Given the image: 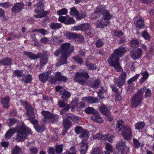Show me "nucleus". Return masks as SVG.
<instances>
[{
    "label": "nucleus",
    "mask_w": 154,
    "mask_h": 154,
    "mask_svg": "<svg viewBox=\"0 0 154 154\" xmlns=\"http://www.w3.org/2000/svg\"><path fill=\"white\" fill-rule=\"evenodd\" d=\"M55 76L56 79L59 82H66L67 80V78L66 77L61 75L60 72H57L55 73Z\"/></svg>",
    "instance_id": "nucleus-22"
},
{
    "label": "nucleus",
    "mask_w": 154,
    "mask_h": 154,
    "mask_svg": "<svg viewBox=\"0 0 154 154\" xmlns=\"http://www.w3.org/2000/svg\"><path fill=\"white\" fill-rule=\"evenodd\" d=\"M72 59L80 64H81L83 63L82 59L81 58L79 57L78 56H76L75 57H73Z\"/></svg>",
    "instance_id": "nucleus-61"
},
{
    "label": "nucleus",
    "mask_w": 154,
    "mask_h": 154,
    "mask_svg": "<svg viewBox=\"0 0 154 154\" xmlns=\"http://www.w3.org/2000/svg\"><path fill=\"white\" fill-rule=\"evenodd\" d=\"M139 74L135 75L134 77L129 79L128 81V84H131L134 82L138 78L139 76Z\"/></svg>",
    "instance_id": "nucleus-54"
},
{
    "label": "nucleus",
    "mask_w": 154,
    "mask_h": 154,
    "mask_svg": "<svg viewBox=\"0 0 154 154\" xmlns=\"http://www.w3.org/2000/svg\"><path fill=\"white\" fill-rule=\"evenodd\" d=\"M91 119L94 121L99 123H102L103 120L100 116V114L97 111V112L93 115L91 117Z\"/></svg>",
    "instance_id": "nucleus-17"
},
{
    "label": "nucleus",
    "mask_w": 154,
    "mask_h": 154,
    "mask_svg": "<svg viewBox=\"0 0 154 154\" xmlns=\"http://www.w3.org/2000/svg\"><path fill=\"white\" fill-rule=\"evenodd\" d=\"M126 50L123 47L120 46L115 49L108 59L110 65L117 70L118 72H122L123 69L119 63V57H122L126 52Z\"/></svg>",
    "instance_id": "nucleus-2"
},
{
    "label": "nucleus",
    "mask_w": 154,
    "mask_h": 154,
    "mask_svg": "<svg viewBox=\"0 0 154 154\" xmlns=\"http://www.w3.org/2000/svg\"><path fill=\"white\" fill-rule=\"evenodd\" d=\"M66 116L68 118H69L71 119L74 122H76V121L79 119V117H77L69 113H66Z\"/></svg>",
    "instance_id": "nucleus-47"
},
{
    "label": "nucleus",
    "mask_w": 154,
    "mask_h": 154,
    "mask_svg": "<svg viewBox=\"0 0 154 154\" xmlns=\"http://www.w3.org/2000/svg\"><path fill=\"white\" fill-rule=\"evenodd\" d=\"M63 125L65 129L68 130L71 126L70 120L67 118H66L63 120Z\"/></svg>",
    "instance_id": "nucleus-31"
},
{
    "label": "nucleus",
    "mask_w": 154,
    "mask_h": 154,
    "mask_svg": "<svg viewBox=\"0 0 154 154\" xmlns=\"http://www.w3.org/2000/svg\"><path fill=\"white\" fill-rule=\"evenodd\" d=\"M86 16V14L85 12H81L77 14L76 18L78 20H80L82 18H84Z\"/></svg>",
    "instance_id": "nucleus-50"
},
{
    "label": "nucleus",
    "mask_w": 154,
    "mask_h": 154,
    "mask_svg": "<svg viewBox=\"0 0 154 154\" xmlns=\"http://www.w3.org/2000/svg\"><path fill=\"white\" fill-rule=\"evenodd\" d=\"M146 88L145 87L141 88L133 96L131 100V104L133 107H136L140 104L142 100L143 93Z\"/></svg>",
    "instance_id": "nucleus-4"
},
{
    "label": "nucleus",
    "mask_w": 154,
    "mask_h": 154,
    "mask_svg": "<svg viewBox=\"0 0 154 154\" xmlns=\"http://www.w3.org/2000/svg\"><path fill=\"white\" fill-rule=\"evenodd\" d=\"M24 5L23 3L22 2L14 3L11 8L12 12L16 13L20 12L23 9Z\"/></svg>",
    "instance_id": "nucleus-15"
},
{
    "label": "nucleus",
    "mask_w": 154,
    "mask_h": 154,
    "mask_svg": "<svg viewBox=\"0 0 154 154\" xmlns=\"http://www.w3.org/2000/svg\"><path fill=\"white\" fill-rule=\"evenodd\" d=\"M145 125L144 123L143 122H139L136 124L135 125V129L137 130L142 129Z\"/></svg>",
    "instance_id": "nucleus-46"
},
{
    "label": "nucleus",
    "mask_w": 154,
    "mask_h": 154,
    "mask_svg": "<svg viewBox=\"0 0 154 154\" xmlns=\"http://www.w3.org/2000/svg\"><path fill=\"white\" fill-rule=\"evenodd\" d=\"M53 117L51 118L50 123H54L57 122L59 118V116L57 115H53Z\"/></svg>",
    "instance_id": "nucleus-59"
},
{
    "label": "nucleus",
    "mask_w": 154,
    "mask_h": 154,
    "mask_svg": "<svg viewBox=\"0 0 154 154\" xmlns=\"http://www.w3.org/2000/svg\"><path fill=\"white\" fill-rule=\"evenodd\" d=\"M32 76L31 75L28 74L25 77V78H23L21 80L22 82L25 83H28L30 82L31 80Z\"/></svg>",
    "instance_id": "nucleus-43"
},
{
    "label": "nucleus",
    "mask_w": 154,
    "mask_h": 154,
    "mask_svg": "<svg viewBox=\"0 0 154 154\" xmlns=\"http://www.w3.org/2000/svg\"><path fill=\"white\" fill-rule=\"evenodd\" d=\"M134 24L137 28L139 29L144 28V20L142 18H140L136 21L134 22Z\"/></svg>",
    "instance_id": "nucleus-25"
},
{
    "label": "nucleus",
    "mask_w": 154,
    "mask_h": 154,
    "mask_svg": "<svg viewBox=\"0 0 154 154\" xmlns=\"http://www.w3.org/2000/svg\"><path fill=\"white\" fill-rule=\"evenodd\" d=\"M9 101V97L7 96L1 99V102L3 104V107L7 109L9 107L8 103Z\"/></svg>",
    "instance_id": "nucleus-23"
},
{
    "label": "nucleus",
    "mask_w": 154,
    "mask_h": 154,
    "mask_svg": "<svg viewBox=\"0 0 154 154\" xmlns=\"http://www.w3.org/2000/svg\"><path fill=\"white\" fill-rule=\"evenodd\" d=\"M106 92L103 87H101L100 89L98 92V96L100 97V99H102L104 98V96L103 95L104 93Z\"/></svg>",
    "instance_id": "nucleus-44"
},
{
    "label": "nucleus",
    "mask_w": 154,
    "mask_h": 154,
    "mask_svg": "<svg viewBox=\"0 0 154 154\" xmlns=\"http://www.w3.org/2000/svg\"><path fill=\"white\" fill-rule=\"evenodd\" d=\"M16 131H17V135L15 139L18 142L24 141L27 138L28 135L31 134L30 129L23 123L17 128L9 129L5 134V137L7 139L10 138Z\"/></svg>",
    "instance_id": "nucleus-1"
},
{
    "label": "nucleus",
    "mask_w": 154,
    "mask_h": 154,
    "mask_svg": "<svg viewBox=\"0 0 154 154\" xmlns=\"http://www.w3.org/2000/svg\"><path fill=\"white\" fill-rule=\"evenodd\" d=\"M35 12L37 14H39V13L43 12L44 10V6L43 4L39 2L35 6Z\"/></svg>",
    "instance_id": "nucleus-19"
},
{
    "label": "nucleus",
    "mask_w": 154,
    "mask_h": 154,
    "mask_svg": "<svg viewBox=\"0 0 154 154\" xmlns=\"http://www.w3.org/2000/svg\"><path fill=\"white\" fill-rule=\"evenodd\" d=\"M74 47L71 46L69 43L63 44L61 45V50L62 51V56L57 61L56 64L57 66L66 64L67 63V58L74 51Z\"/></svg>",
    "instance_id": "nucleus-3"
},
{
    "label": "nucleus",
    "mask_w": 154,
    "mask_h": 154,
    "mask_svg": "<svg viewBox=\"0 0 154 154\" xmlns=\"http://www.w3.org/2000/svg\"><path fill=\"white\" fill-rule=\"evenodd\" d=\"M89 78V75L85 72H76L74 78L75 81L78 82L82 85H84L86 80Z\"/></svg>",
    "instance_id": "nucleus-5"
},
{
    "label": "nucleus",
    "mask_w": 154,
    "mask_h": 154,
    "mask_svg": "<svg viewBox=\"0 0 154 154\" xmlns=\"http://www.w3.org/2000/svg\"><path fill=\"white\" fill-rule=\"evenodd\" d=\"M77 34L73 32H68L66 33V37L69 39H75Z\"/></svg>",
    "instance_id": "nucleus-40"
},
{
    "label": "nucleus",
    "mask_w": 154,
    "mask_h": 154,
    "mask_svg": "<svg viewBox=\"0 0 154 154\" xmlns=\"http://www.w3.org/2000/svg\"><path fill=\"white\" fill-rule=\"evenodd\" d=\"M75 130L76 134H81L84 130L81 127L78 126L75 128Z\"/></svg>",
    "instance_id": "nucleus-60"
},
{
    "label": "nucleus",
    "mask_w": 154,
    "mask_h": 154,
    "mask_svg": "<svg viewBox=\"0 0 154 154\" xmlns=\"http://www.w3.org/2000/svg\"><path fill=\"white\" fill-rule=\"evenodd\" d=\"M106 149L107 151L109 152H112L113 151V148L109 143H106Z\"/></svg>",
    "instance_id": "nucleus-58"
},
{
    "label": "nucleus",
    "mask_w": 154,
    "mask_h": 154,
    "mask_svg": "<svg viewBox=\"0 0 154 154\" xmlns=\"http://www.w3.org/2000/svg\"><path fill=\"white\" fill-rule=\"evenodd\" d=\"M99 109L100 112L105 116H108L110 112L108 108L103 104L102 105L99 107Z\"/></svg>",
    "instance_id": "nucleus-20"
},
{
    "label": "nucleus",
    "mask_w": 154,
    "mask_h": 154,
    "mask_svg": "<svg viewBox=\"0 0 154 154\" xmlns=\"http://www.w3.org/2000/svg\"><path fill=\"white\" fill-rule=\"evenodd\" d=\"M67 13V10L65 8H63L57 11V14L59 15L66 14Z\"/></svg>",
    "instance_id": "nucleus-48"
},
{
    "label": "nucleus",
    "mask_w": 154,
    "mask_h": 154,
    "mask_svg": "<svg viewBox=\"0 0 154 154\" xmlns=\"http://www.w3.org/2000/svg\"><path fill=\"white\" fill-rule=\"evenodd\" d=\"M110 19L104 17L103 18L97 21L95 23V25L98 27L103 28L108 24L109 21Z\"/></svg>",
    "instance_id": "nucleus-11"
},
{
    "label": "nucleus",
    "mask_w": 154,
    "mask_h": 154,
    "mask_svg": "<svg viewBox=\"0 0 154 154\" xmlns=\"http://www.w3.org/2000/svg\"><path fill=\"white\" fill-rule=\"evenodd\" d=\"M89 134L87 131L84 129L79 136V137L82 140V142H86L89 137Z\"/></svg>",
    "instance_id": "nucleus-18"
},
{
    "label": "nucleus",
    "mask_w": 154,
    "mask_h": 154,
    "mask_svg": "<svg viewBox=\"0 0 154 154\" xmlns=\"http://www.w3.org/2000/svg\"><path fill=\"white\" fill-rule=\"evenodd\" d=\"M85 111L87 114H92L93 115L97 112V111L93 107H88L85 109Z\"/></svg>",
    "instance_id": "nucleus-32"
},
{
    "label": "nucleus",
    "mask_w": 154,
    "mask_h": 154,
    "mask_svg": "<svg viewBox=\"0 0 154 154\" xmlns=\"http://www.w3.org/2000/svg\"><path fill=\"white\" fill-rule=\"evenodd\" d=\"M70 96V93L66 91H64L62 94V97L64 100H68Z\"/></svg>",
    "instance_id": "nucleus-39"
},
{
    "label": "nucleus",
    "mask_w": 154,
    "mask_h": 154,
    "mask_svg": "<svg viewBox=\"0 0 154 154\" xmlns=\"http://www.w3.org/2000/svg\"><path fill=\"white\" fill-rule=\"evenodd\" d=\"M124 122L122 120H117L116 124V130L118 132L121 131L123 128L126 126L123 125Z\"/></svg>",
    "instance_id": "nucleus-21"
},
{
    "label": "nucleus",
    "mask_w": 154,
    "mask_h": 154,
    "mask_svg": "<svg viewBox=\"0 0 154 154\" xmlns=\"http://www.w3.org/2000/svg\"><path fill=\"white\" fill-rule=\"evenodd\" d=\"M122 137L127 140H130L132 137L131 129L128 126H126L121 131Z\"/></svg>",
    "instance_id": "nucleus-9"
},
{
    "label": "nucleus",
    "mask_w": 154,
    "mask_h": 154,
    "mask_svg": "<svg viewBox=\"0 0 154 154\" xmlns=\"http://www.w3.org/2000/svg\"><path fill=\"white\" fill-rule=\"evenodd\" d=\"M41 113L44 116L43 120L45 122H50L51 118L53 116V114L48 111H42Z\"/></svg>",
    "instance_id": "nucleus-16"
},
{
    "label": "nucleus",
    "mask_w": 154,
    "mask_h": 154,
    "mask_svg": "<svg viewBox=\"0 0 154 154\" xmlns=\"http://www.w3.org/2000/svg\"><path fill=\"white\" fill-rule=\"evenodd\" d=\"M81 29L82 31H85L88 30L90 31H93V29H91V26L89 23H85L81 24Z\"/></svg>",
    "instance_id": "nucleus-33"
},
{
    "label": "nucleus",
    "mask_w": 154,
    "mask_h": 154,
    "mask_svg": "<svg viewBox=\"0 0 154 154\" xmlns=\"http://www.w3.org/2000/svg\"><path fill=\"white\" fill-rule=\"evenodd\" d=\"M85 65L88 70H94L96 69L97 66L94 63H92L88 62H87L85 63Z\"/></svg>",
    "instance_id": "nucleus-36"
},
{
    "label": "nucleus",
    "mask_w": 154,
    "mask_h": 154,
    "mask_svg": "<svg viewBox=\"0 0 154 154\" xmlns=\"http://www.w3.org/2000/svg\"><path fill=\"white\" fill-rule=\"evenodd\" d=\"M47 73L48 72L46 75L45 73V72L40 74L39 76V80L43 82H46L48 80V77Z\"/></svg>",
    "instance_id": "nucleus-34"
},
{
    "label": "nucleus",
    "mask_w": 154,
    "mask_h": 154,
    "mask_svg": "<svg viewBox=\"0 0 154 154\" xmlns=\"http://www.w3.org/2000/svg\"><path fill=\"white\" fill-rule=\"evenodd\" d=\"M23 54L26 56L28 58L32 60H35L41 57L42 53H39L36 54L31 52L24 51L23 53Z\"/></svg>",
    "instance_id": "nucleus-14"
},
{
    "label": "nucleus",
    "mask_w": 154,
    "mask_h": 154,
    "mask_svg": "<svg viewBox=\"0 0 154 154\" xmlns=\"http://www.w3.org/2000/svg\"><path fill=\"white\" fill-rule=\"evenodd\" d=\"M58 20L60 22L67 25L73 24L75 23V20L74 18L72 17H69L67 15L65 16L60 17Z\"/></svg>",
    "instance_id": "nucleus-10"
},
{
    "label": "nucleus",
    "mask_w": 154,
    "mask_h": 154,
    "mask_svg": "<svg viewBox=\"0 0 154 154\" xmlns=\"http://www.w3.org/2000/svg\"><path fill=\"white\" fill-rule=\"evenodd\" d=\"M11 152L14 154H20L22 153V154H25L24 152H22V149L17 145L15 146L11 150Z\"/></svg>",
    "instance_id": "nucleus-26"
},
{
    "label": "nucleus",
    "mask_w": 154,
    "mask_h": 154,
    "mask_svg": "<svg viewBox=\"0 0 154 154\" xmlns=\"http://www.w3.org/2000/svg\"><path fill=\"white\" fill-rule=\"evenodd\" d=\"M58 105L60 108L66 107L67 105H70L65 103V100H60L58 102Z\"/></svg>",
    "instance_id": "nucleus-51"
},
{
    "label": "nucleus",
    "mask_w": 154,
    "mask_h": 154,
    "mask_svg": "<svg viewBox=\"0 0 154 154\" xmlns=\"http://www.w3.org/2000/svg\"><path fill=\"white\" fill-rule=\"evenodd\" d=\"M49 56H50V55L48 54H42L40 61V67L39 68V69H42L41 67L44 66L48 62V57Z\"/></svg>",
    "instance_id": "nucleus-13"
},
{
    "label": "nucleus",
    "mask_w": 154,
    "mask_h": 154,
    "mask_svg": "<svg viewBox=\"0 0 154 154\" xmlns=\"http://www.w3.org/2000/svg\"><path fill=\"white\" fill-rule=\"evenodd\" d=\"M14 74L15 75L18 77H21L23 75V72L22 71L16 70L14 72Z\"/></svg>",
    "instance_id": "nucleus-63"
},
{
    "label": "nucleus",
    "mask_w": 154,
    "mask_h": 154,
    "mask_svg": "<svg viewBox=\"0 0 154 154\" xmlns=\"http://www.w3.org/2000/svg\"><path fill=\"white\" fill-rule=\"evenodd\" d=\"M139 43L138 40L135 39L132 40L130 43L131 46L134 47H137L139 45Z\"/></svg>",
    "instance_id": "nucleus-49"
},
{
    "label": "nucleus",
    "mask_w": 154,
    "mask_h": 154,
    "mask_svg": "<svg viewBox=\"0 0 154 154\" xmlns=\"http://www.w3.org/2000/svg\"><path fill=\"white\" fill-rule=\"evenodd\" d=\"M70 105H67L66 107H64L61 109L60 112V114L63 115L65 112L68 111L70 109Z\"/></svg>",
    "instance_id": "nucleus-64"
},
{
    "label": "nucleus",
    "mask_w": 154,
    "mask_h": 154,
    "mask_svg": "<svg viewBox=\"0 0 154 154\" xmlns=\"http://www.w3.org/2000/svg\"><path fill=\"white\" fill-rule=\"evenodd\" d=\"M100 82L99 79H97L95 80L94 82L91 83L89 86L92 88H98L100 86Z\"/></svg>",
    "instance_id": "nucleus-37"
},
{
    "label": "nucleus",
    "mask_w": 154,
    "mask_h": 154,
    "mask_svg": "<svg viewBox=\"0 0 154 154\" xmlns=\"http://www.w3.org/2000/svg\"><path fill=\"white\" fill-rule=\"evenodd\" d=\"M75 39L80 43L83 42L84 40V38L82 35L77 34H76V38H75Z\"/></svg>",
    "instance_id": "nucleus-52"
},
{
    "label": "nucleus",
    "mask_w": 154,
    "mask_h": 154,
    "mask_svg": "<svg viewBox=\"0 0 154 154\" xmlns=\"http://www.w3.org/2000/svg\"><path fill=\"white\" fill-rule=\"evenodd\" d=\"M140 74L142 76V77L140 79V82L143 83L146 80L149 76L148 73L146 71H144L141 72Z\"/></svg>",
    "instance_id": "nucleus-35"
},
{
    "label": "nucleus",
    "mask_w": 154,
    "mask_h": 154,
    "mask_svg": "<svg viewBox=\"0 0 154 154\" xmlns=\"http://www.w3.org/2000/svg\"><path fill=\"white\" fill-rule=\"evenodd\" d=\"M11 59L8 57H6L4 59L0 60L1 64L5 66H8L12 64Z\"/></svg>",
    "instance_id": "nucleus-28"
},
{
    "label": "nucleus",
    "mask_w": 154,
    "mask_h": 154,
    "mask_svg": "<svg viewBox=\"0 0 154 154\" xmlns=\"http://www.w3.org/2000/svg\"><path fill=\"white\" fill-rule=\"evenodd\" d=\"M70 10L71 11L70 13V15L74 14L75 16H77V14H79V12L74 7L71 8L70 9Z\"/></svg>",
    "instance_id": "nucleus-56"
},
{
    "label": "nucleus",
    "mask_w": 154,
    "mask_h": 154,
    "mask_svg": "<svg viewBox=\"0 0 154 154\" xmlns=\"http://www.w3.org/2000/svg\"><path fill=\"white\" fill-rule=\"evenodd\" d=\"M38 122L36 124H34L33 125H35L34 127L36 130V131H37L38 132H42L45 130V128L43 126H40L38 125L37 124Z\"/></svg>",
    "instance_id": "nucleus-45"
},
{
    "label": "nucleus",
    "mask_w": 154,
    "mask_h": 154,
    "mask_svg": "<svg viewBox=\"0 0 154 154\" xmlns=\"http://www.w3.org/2000/svg\"><path fill=\"white\" fill-rule=\"evenodd\" d=\"M63 150V147L62 145H58L56 146V151L57 153L60 154L61 153Z\"/></svg>",
    "instance_id": "nucleus-55"
},
{
    "label": "nucleus",
    "mask_w": 154,
    "mask_h": 154,
    "mask_svg": "<svg viewBox=\"0 0 154 154\" xmlns=\"http://www.w3.org/2000/svg\"><path fill=\"white\" fill-rule=\"evenodd\" d=\"M104 44L103 39H98L96 41L95 45L97 48H99L102 47Z\"/></svg>",
    "instance_id": "nucleus-41"
},
{
    "label": "nucleus",
    "mask_w": 154,
    "mask_h": 154,
    "mask_svg": "<svg viewBox=\"0 0 154 154\" xmlns=\"http://www.w3.org/2000/svg\"><path fill=\"white\" fill-rule=\"evenodd\" d=\"M93 137L94 139H97L100 140H104L106 138V135L102 134L100 133L94 135Z\"/></svg>",
    "instance_id": "nucleus-38"
},
{
    "label": "nucleus",
    "mask_w": 154,
    "mask_h": 154,
    "mask_svg": "<svg viewBox=\"0 0 154 154\" xmlns=\"http://www.w3.org/2000/svg\"><path fill=\"white\" fill-rule=\"evenodd\" d=\"M125 142L124 140L122 139L117 142L116 145V148L120 154L128 152L129 148L126 146Z\"/></svg>",
    "instance_id": "nucleus-8"
},
{
    "label": "nucleus",
    "mask_w": 154,
    "mask_h": 154,
    "mask_svg": "<svg viewBox=\"0 0 154 154\" xmlns=\"http://www.w3.org/2000/svg\"><path fill=\"white\" fill-rule=\"evenodd\" d=\"M24 104L27 115L29 117L28 119L33 124L37 123L38 121L35 119V116L33 108L26 102H24Z\"/></svg>",
    "instance_id": "nucleus-6"
},
{
    "label": "nucleus",
    "mask_w": 154,
    "mask_h": 154,
    "mask_svg": "<svg viewBox=\"0 0 154 154\" xmlns=\"http://www.w3.org/2000/svg\"><path fill=\"white\" fill-rule=\"evenodd\" d=\"M142 36L146 40L149 41L150 40V35L146 31H144L142 32Z\"/></svg>",
    "instance_id": "nucleus-53"
},
{
    "label": "nucleus",
    "mask_w": 154,
    "mask_h": 154,
    "mask_svg": "<svg viewBox=\"0 0 154 154\" xmlns=\"http://www.w3.org/2000/svg\"><path fill=\"white\" fill-rule=\"evenodd\" d=\"M142 54V51L140 48H138L136 50H132L130 52L131 57L134 60L139 58Z\"/></svg>",
    "instance_id": "nucleus-12"
},
{
    "label": "nucleus",
    "mask_w": 154,
    "mask_h": 154,
    "mask_svg": "<svg viewBox=\"0 0 154 154\" xmlns=\"http://www.w3.org/2000/svg\"><path fill=\"white\" fill-rule=\"evenodd\" d=\"M31 154H37L38 151V149L36 147H32L29 149Z\"/></svg>",
    "instance_id": "nucleus-57"
},
{
    "label": "nucleus",
    "mask_w": 154,
    "mask_h": 154,
    "mask_svg": "<svg viewBox=\"0 0 154 154\" xmlns=\"http://www.w3.org/2000/svg\"><path fill=\"white\" fill-rule=\"evenodd\" d=\"M94 14L95 15V19L100 17V14L103 15V17H106V18L111 19L112 17L109 11L105 9V7L102 6L98 7Z\"/></svg>",
    "instance_id": "nucleus-7"
},
{
    "label": "nucleus",
    "mask_w": 154,
    "mask_h": 154,
    "mask_svg": "<svg viewBox=\"0 0 154 154\" xmlns=\"http://www.w3.org/2000/svg\"><path fill=\"white\" fill-rule=\"evenodd\" d=\"M82 100L85 101L87 103H97L98 101V99L92 97H84L82 98Z\"/></svg>",
    "instance_id": "nucleus-24"
},
{
    "label": "nucleus",
    "mask_w": 154,
    "mask_h": 154,
    "mask_svg": "<svg viewBox=\"0 0 154 154\" xmlns=\"http://www.w3.org/2000/svg\"><path fill=\"white\" fill-rule=\"evenodd\" d=\"M121 79L124 81L125 82V80L126 78V73L125 72H123L120 75L119 78Z\"/></svg>",
    "instance_id": "nucleus-62"
},
{
    "label": "nucleus",
    "mask_w": 154,
    "mask_h": 154,
    "mask_svg": "<svg viewBox=\"0 0 154 154\" xmlns=\"http://www.w3.org/2000/svg\"><path fill=\"white\" fill-rule=\"evenodd\" d=\"M115 84L119 88H121L124 85L125 82L119 78H115L114 79Z\"/></svg>",
    "instance_id": "nucleus-29"
},
{
    "label": "nucleus",
    "mask_w": 154,
    "mask_h": 154,
    "mask_svg": "<svg viewBox=\"0 0 154 154\" xmlns=\"http://www.w3.org/2000/svg\"><path fill=\"white\" fill-rule=\"evenodd\" d=\"M62 25L61 23L52 22L49 24L50 27L52 29L56 30L61 28Z\"/></svg>",
    "instance_id": "nucleus-30"
},
{
    "label": "nucleus",
    "mask_w": 154,
    "mask_h": 154,
    "mask_svg": "<svg viewBox=\"0 0 154 154\" xmlns=\"http://www.w3.org/2000/svg\"><path fill=\"white\" fill-rule=\"evenodd\" d=\"M49 13V11H45L41 13H39L36 15H35L34 17L36 18H42L45 17Z\"/></svg>",
    "instance_id": "nucleus-42"
},
{
    "label": "nucleus",
    "mask_w": 154,
    "mask_h": 154,
    "mask_svg": "<svg viewBox=\"0 0 154 154\" xmlns=\"http://www.w3.org/2000/svg\"><path fill=\"white\" fill-rule=\"evenodd\" d=\"M88 146L87 142H82L80 151L81 154H85L87 152Z\"/></svg>",
    "instance_id": "nucleus-27"
}]
</instances>
